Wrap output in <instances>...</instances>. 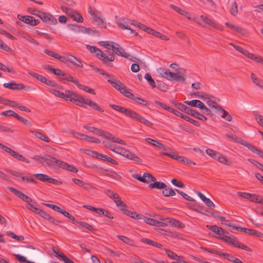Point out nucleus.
Segmentation results:
<instances>
[{
	"instance_id": "1",
	"label": "nucleus",
	"mask_w": 263,
	"mask_h": 263,
	"mask_svg": "<svg viewBox=\"0 0 263 263\" xmlns=\"http://www.w3.org/2000/svg\"><path fill=\"white\" fill-rule=\"evenodd\" d=\"M108 83H109L114 88L119 90L121 93L123 94L127 98L134 100L137 103L143 105L144 106L149 105V102L141 98L138 97H135L134 94L126 90V86L121 83L119 80L116 79H113L112 80H108Z\"/></svg>"
},
{
	"instance_id": "2",
	"label": "nucleus",
	"mask_w": 263,
	"mask_h": 263,
	"mask_svg": "<svg viewBox=\"0 0 263 263\" xmlns=\"http://www.w3.org/2000/svg\"><path fill=\"white\" fill-rule=\"evenodd\" d=\"M109 107L117 111L121 112L126 116L135 121L141 122L148 127H152L153 125V123L152 122L145 119L141 115L130 109L126 108L125 107L114 104H110Z\"/></svg>"
},
{
	"instance_id": "3",
	"label": "nucleus",
	"mask_w": 263,
	"mask_h": 263,
	"mask_svg": "<svg viewBox=\"0 0 263 263\" xmlns=\"http://www.w3.org/2000/svg\"><path fill=\"white\" fill-rule=\"evenodd\" d=\"M226 136L227 137L230 138L235 142L238 143L246 147L249 149H250L253 153L257 155L258 156L263 158V152L261 149L257 148L256 146L252 145L250 143L248 142L247 141H245L242 139L241 138H239L232 134H227Z\"/></svg>"
},
{
	"instance_id": "4",
	"label": "nucleus",
	"mask_w": 263,
	"mask_h": 263,
	"mask_svg": "<svg viewBox=\"0 0 263 263\" xmlns=\"http://www.w3.org/2000/svg\"><path fill=\"white\" fill-rule=\"evenodd\" d=\"M66 93L68 94L66 100H69L78 106L86 108V100H88V99H85L80 95L76 93L71 90H66Z\"/></svg>"
},
{
	"instance_id": "5",
	"label": "nucleus",
	"mask_w": 263,
	"mask_h": 263,
	"mask_svg": "<svg viewBox=\"0 0 263 263\" xmlns=\"http://www.w3.org/2000/svg\"><path fill=\"white\" fill-rule=\"evenodd\" d=\"M95 54L96 57L98 59H99L101 61H102L103 64H105L106 65L109 66V67H112V64L109 63L108 62H112L115 60V56L114 54L110 53L109 52V57L106 56L105 53L102 51L100 49L97 48L96 51L95 52Z\"/></svg>"
},
{
	"instance_id": "6",
	"label": "nucleus",
	"mask_w": 263,
	"mask_h": 263,
	"mask_svg": "<svg viewBox=\"0 0 263 263\" xmlns=\"http://www.w3.org/2000/svg\"><path fill=\"white\" fill-rule=\"evenodd\" d=\"M105 193L114 201L117 206L120 207V208H125L126 207V204L121 200L118 194L110 190H106Z\"/></svg>"
},
{
	"instance_id": "7",
	"label": "nucleus",
	"mask_w": 263,
	"mask_h": 263,
	"mask_svg": "<svg viewBox=\"0 0 263 263\" xmlns=\"http://www.w3.org/2000/svg\"><path fill=\"white\" fill-rule=\"evenodd\" d=\"M226 242L228 243L231 245L234 246L235 247L243 249L248 252L252 251L250 248L239 242L237 240V238L232 235H231L229 239H228V241H226Z\"/></svg>"
},
{
	"instance_id": "8",
	"label": "nucleus",
	"mask_w": 263,
	"mask_h": 263,
	"mask_svg": "<svg viewBox=\"0 0 263 263\" xmlns=\"http://www.w3.org/2000/svg\"><path fill=\"white\" fill-rule=\"evenodd\" d=\"M39 17L45 23H48L50 25H56L58 23L57 19L51 14L42 12L40 14Z\"/></svg>"
},
{
	"instance_id": "9",
	"label": "nucleus",
	"mask_w": 263,
	"mask_h": 263,
	"mask_svg": "<svg viewBox=\"0 0 263 263\" xmlns=\"http://www.w3.org/2000/svg\"><path fill=\"white\" fill-rule=\"evenodd\" d=\"M118 154L137 162L141 163L142 161V160L139 157L135 155V154L125 148L121 149V151L119 152Z\"/></svg>"
},
{
	"instance_id": "10",
	"label": "nucleus",
	"mask_w": 263,
	"mask_h": 263,
	"mask_svg": "<svg viewBox=\"0 0 263 263\" xmlns=\"http://www.w3.org/2000/svg\"><path fill=\"white\" fill-rule=\"evenodd\" d=\"M8 188L10 192H11L12 193L16 195L17 197L20 198L25 202L27 203H30V202H32V199L30 197L25 195L22 192L18 191L17 189L14 188L13 187L8 186Z\"/></svg>"
},
{
	"instance_id": "11",
	"label": "nucleus",
	"mask_w": 263,
	"mask_h": 263,
	"mask_svg": "<svg viewBox=\"0 0 263 263\" xmlns=\"http://www.w3.org/2000/svg\"><path fill=\"white\" fill-rule=\"evenodd\" d=\"M64 58L65 59H64V62H63L65 64H66L68 62H69L73 64V65L78 67L81 68L83 67L82 62L76 57L71 54H68L66 57H64Z\"/></svg>"
},
{
	"instance_id": "12",
	"label": "nucleus",
	"mask_w": 263,
	"mask_h": 263,
	"mask_svg": "<svg viewBox=\"0 0 263 263\" xmlns=\"http://www.w3.org/2000/svg\"><path fill=\"white\" fill-rule=\"evenodd\" d=\"M37 214L39 215L40 216L47 220L49 222L55 224V225H58L59 223L61 222L60 221L55 219L53 217L51 216L49 214H47L46 212L41 210L39 211Z\"/></svg>"
},
{
	"instance_id": "13",
	"label": "nucleus",
	"mask_w": 263,
	"mask_h": 263,
	"mask_svg": "<svg viewBox=\"0 0 263 263\" xmlns=\"http://www.w3.org/2000/svg\"><path fill=\"white\" fill-rule=\"evenodd\" d=\"M93 21L97 23L98 26L105 29L107 28V24L105 21V18L101 14V12L98 15H95V17H93Z\"/></svg>"
},
{
	"instance_id": "14",
	"label": "nucleus",
	"mask_w": 263,
	"mask_h": 263,
	"mask_svg": "<svg viewBox=\"0 0 263 263\" xmlns=\"http://www.w3.org/2000/svg\"><path fill=\"white\" fill-rule=\"evenodd\" d=\"M186 113L201 121H205L207 120V118L205 116L190 107L187 109Z\"/></svg>"
},
{
	"instance_id": "15",
	"label": "nucleus",
	"mask_w": 263,
	"mask_h": 263,
	"mask_svg": "<svg viewBox=\"0 0 263 263\" xmlns=\"http://www.w3.org/2000/svg\"><path fill=\"white\" fill-rule=\"evenodd\" d=\"M5 88L12 90H22L25 89V85L22 83L16 84L14 82L6 83L3 85Z\"/></svg>"
},
{
	"instance_id": "16",
	"label": "nucleus",
	"mask_w": 263,
	"mask_h": 263,
	"mask_svg": "<svg viewBox=\"0 0 263 263\" xmlns=\"http://www.w3.org/2000/svg\"><path fill=\"white\" fill-rule=\"evenodd\" d=\"M116 45H117V47H112V50L113 52H114L117 54L126 59H128L130 57L129 54L125 52V50L122 47H120L117 44H116Z\"/></svg>"
},
{
	"instance_id": "17",
	"label": "nucleus",
	"mask_w": 263,
	"mask_h": 263,
	"mask_svg": "<svg viewBox=\"0 0 263 263\" xmlns=\"http://www.w3.org/2000/svg\"><path fill=\"white\" fill-rule=\"evenodd\" d=\"M158 72L163 78L170 81L173 80V76H175V73L171 72L165 68H160L158 69Z\"/></svg>"
},
{
	"instance_id": "18",
	"label": "nucleus",
	"mask_w": 263,
	"mask_h": 263,
	"mask_svg": "<svg viewBox=\"0 0 263 263\" xmlns=\"http://www.w3.org/2000/svg\"><path fill=\"white\" fill-rule=\"evenodd\" d=\"M165 252L168 255L169 257L172 258V259L176 260V262L178 263H189L184 260L182 259V257L177 255L176 254H175L172 251L165 249Z\"/></svg>"
},
{
	"instance_id": "19",
	"label": "nucleus",
	"mask_w": 263,
	"mask_h": 263,
	"mask_svg": "<svg viewBox=\"0 0 263 263\" xmlns=\"http://www.w3.org/2000/svg\"><path fill=\"white\" fill-rule=\"evenodd\" d=\"M42 159L44 161L46 162L48 165H51L54 163H56L60 166V162H62V161L58 160L55 158L50 155H46L43 157Z\"/></svg>"
},
{
	"instance_id": "20",
	"label": "nucleus",
	"mask_w": 263,
	"mask_h": 263,
	"mask_svg": "<svg viewBox=\"0 0 263 263\" xmlns=\"http://www.w3.org/2000/svg\"><path fill=\"white\" fill-rule=\"evenodd\" d=\"M120 210L123 211V212L126 215L129 216V217L133 218L136 219H140L142 218V215L141 214H138L137 212L130 211L125 208H120Z\"/></svg>"
},
{
	"instance_id": "21",
	"label": "nucleus",
	"mask_w": 263,
	"mask_h": 263,
	"mask_svg": "<svg viewBox=\"0 0 263 263\" xmlns=\"http://www.w3.org/2000/svg\"><path fill=\"white\" fill-rule=\"evenodd\" d=\"M60 162V167L62 168L74 173H77L78 172V169L73 165L69 164L63 161Z\"/></svg>"
},
{
	"instance_id": "22",
	"label": "nucleus",
	"mask_w": 263,
	"mask_h": 263,
	"mask_svg": "<svg viewBox=\"0 0 263 263\" xmlns=\"http://www.w3.org/2000/svg\"><path fill=\"white\" fill-rule=\"evenodd\" d=\"M217 112L219 114L222 113V115H221V117L222 118H224L228 121H231L232 120V117L231 115L226 110L223 109L221 106H217Z\"/></svg>"
},
{
	"instance_id": "23",
	"label": "nucleus",
	"mask_w": 263,
	"mask_h": 263,
	"mask_svg": "<svg viewBox=\"0 0 263 263\" xmlns=\"http://www.w3.org/2000/svg\"><path fill=\"white\" fill-rule=\"evenodd\" d=\"M173 10L179 13L180 14L184 16L187 19L191 20V14L189 12L185 11V10L175 6L173 4H171L170 6Z\"/></svg>"
},
{
	"instance_id": "24",
	"label": "nucleus",
	"mask_w": 263,
	"mask_h": 263,
	"mask_svg": "<svg viewBox=\"0 0 263 263\" xmlns=\"http://www.w3.org/2000/svg\"><path fill=\"white\" fill-rule=\"evenodd\" d=\"M115 20L116 23L117 24L118 26L121 28L122 29H129L130 28L128 26H126L125 24L126 22L125 21V18H119L118 16H116L115 17Z\"/></svg>"
},
{
	"instance_id": "25",
	"label": "nucleus",
	"mask_w": 263,
	"mask_h": 263,
	"mask_svg": "<svg viewBox=\"0 0 263 263\" xmlns=\"http://www.w3.org/2000/svg\"><path fill=\"white\" fill-rule=\"evenodd\" d=\"M154 183H150L148 185V187L151 189H165L166 187H167V185L166 184H165L164 182H160V181H154Z\"/></svg>"
},
{
	"instance_id": "26",
	"label": "nucleus",
	"mask_w": 263,
	"mask_h": 263,
	"mask_svg": "<svg viewBox=\"0 0 263 263\" xmlns=\"http://www.w3.org/2000/svg\"><path fill=\"white\" fill-rule=\"evenodd\" d=\"M206 227L209 230H211L217 235H218V236H221V232H223V229L217 226L216 225H206Z\"/></svg>"
},
{
	"instance_id": "27",
	"label": "nucleus",
	"mask_w": 263,
	"mask_h": 263,
	"mask_svg": "<svg viewBox=\"0 0 263 263\" xmlns=\"http://www.w3.org/2000/svg\"><path fill=\"white\" fill-rule=\"evenodd\" d=\"M44 52L46 54L51 56L56 59L60 60L61 62H64V57L61 56L56 53L53 52L52 51L49 50L48 49H45Z\"/></svg>"
},
{
	"instance_id": "28",
	"label": "nucleus",
	"mask_w": 263,
	"mask_h": 263,
	"mask_svg": "<svg viewBox=\"0 0 263 263\" xmlns=\"http://www.w3.org/2000/svg\"><path fill=\"white\" fill-rule=\"evenodd\" d=\"M49 91L51 93L54 94L55 96L59 97L61 98L64 99L66 100L67 99L68 94L66 93L62 92L59 90H55L53 88H51L49 89Z\"/></svg>"
},
{
	"instance_id": "29",
	"label": "nucleus",
	"mask_w": 263,
	"mask_h": 263,
	"mask_svg": "<svg viewBox=\"0 0 263 263\" xmlns=\"http://www.w3.org/2000/svg\"><path fill=\"white\" fill-rule=\"evenodd\" d=\"M30 132L34 136H35V137L36 138H37L38 139H39L42 141H44L46 142H50L49 139L46 136H45L44 134H43V133H42L41 132L33 131V130H31Z\"/></svg>"
},
{
	"instance_id": "30",
	"label": "nucleus",
	"mask_w": 263,
	"mask_h": 263,
	"mask_svg": "<svg viewBox=\"0 0 263 263\" xmlns=\"http://www.w3.org/2000/svg\"><path fill=\"white\" fill-rule=\"evenodd\" d=\"M61 9L64 12L66 13L71 18L74 17V14L76 13L75 10L64 6H62L61 7Z\"/></svg>"
},
{
	"instance_id": "31",
	"label": "nucleus",
	"mask_w": 263,
	"mask_h": 263,
	"mask_svg": "<svg viewBox=\"0 0 263 263\" xmlns=\"http://www.w3.org/2000/svg\"><path fill=\"white\" fill-rule=\"evenodd\" d=\"M76 85L79 89H82L87 92L90 93L92 95L96 94V92L93 89H92L87 86H85L84 85L81 84L79 83V82H78V83H77Z\"/></svg>"
},
{
	"instance_id": "32",
	"label": "nucleus",
	"mask_w": 263,
	"mask_h": 263,
	"mask_svg": "<svg viewBox=\"0 0 263 263\" xmlns=\"http://www.w3.org/2000/svg\"><path fill=\"white\" fill-rule=\"evenodd\" d=\"M251 197L249 198V200L252 202H255L256 203H259L263 204V200L261 196L254 194H251Z\"/></svg>"
},
{
	"instance_id": "33",
	"label": "nucleus",
	"mask_w": 263,
	"mask_h": 263,
	"mask_svg": "<svg viewBox=\"0 0 263 263\" xmlns=\"http://www.w3.org/2000/svg\"><path fill=\"white\" fill-rule=\"evenodd\" d=\"M172 154H170V153H164V152H161V153H160V155L161 156H166L168 157H170L172 159H175L176 160H178V161H180V159H181V156H178V154L175 153V152H172Z\"/></svg>"
},
{
	"instance_id": "34",
	"label": "nucleus",
	"mask_w": 263,
	"mask_h": 263,
	"mask_svg": "<svg viewBox=\"0 0 263 263\" xmlns=\"http://www.w3.org/2000/svg\"><path fill=\"white\" fill-rule=\"evenodd\" d=\"M36 179L39 180L40 181L44 182H48L49 176L47 175L43 174H35L33 175Z\"/></svg>"
},
{
	"instance_id": "35",
	"label": "nucleus",
	"mask_w": 263,
	"mask_h": 263,
	"mask_svg": "<svg viewBox=\"0 0 263 263\" xmlns=\"http://www.w3.org/2000/svg\"><path fill=\"white\" fill-rule=\"evenodd\" d=\"M216 159L219 162L225 164L226 165H230L231 164V162L221 154H218L217 157L216 158Z\"/></svg>"
},
{
	"instance_id": "36",
	"label": "nucleus",
	"mask_w": 263,
	"mask_h": 263,
	"mask_svg": "<svg viewBox=\"0 0 263 263\" xmlns=\"http://www.w3.org/2000/svg\"><path fill=\"white\" fill-rule=\"evenodd\" d=\"M200 18L205 24L210 26L216 27V23L209 17L201 15Z\"/></svg>"
},
{
	"instance_id": "37",
	"label": "nucleus",
	"mask_w": 263,
	"mask_h": 263,
	"mask_svg": "<svg viewBox=\"0 0 263 263\" xmlns=\"http://www.w3.org/2000/svg\"><path fill=\"white\" fill-rule=\"evenodd\" d=\"M86 104L89 106L90 107H92L94 109L101 111L103 112L104 110L102 109L97 103H96L94 102H92L89 99H88V100H86Z\"/></svg>"
},
{
	"instance_id": "38",
	"label": "nucleus",
	"mask_w": 263,
	"mask_h": 263,
	"mask_svg": "<svg viewBox=\"0 0 263 263\" xmlns=\"http://www.w3.org/2000/svg\"><path fill=\"white\" fill-rule=\"evenodd\" d=\"M28 203V205L27 206V208L29 210H31L34 213L37 214V212H39V211L40 210V209H39L38 208H37L36 207V206L37 205V203L35 201H33V200H32V202H30V203Z\"/></svg>"
},
{
	"instance_id": "39",
	"label": "nucleus",
	"mask_w": 263,
	"mask_h": 263,
	"mask_svg": "<svg viewBox=\"0 0 263 263\" xmlns=\"http://www.w3.org/2000/svg\"><path fill=\"white\" fill-rule=\"evenodd\" d=\"M163 189L162 193L165 197L173 196L176 195L175 191L172 189L166 187L165 189Z\"/></svg>"
},
{
	"instance_id": "40",
	"label": "nucleus",
	"mask_w": 263,
	"mask_h": 263,
	"mask_svg": "<svg viewBox=\"0 0 263 263\" xmlns=\"http://www.w3.org/2000/svg\"><path fill=\"white\" fill-rule=\"evenodd\" d=\"M144 181L143 182L148 183L151 181H155L156 178L149 173H145L143 174Z\"/></svg>"
},
{
	"instance_id": "41",
	"label": "nucleus",
	"mask_w": 263,
	"mask_h": 263,
	"mask_svg": "<svg viewBox=\"0 0 263 263\" xmlns=\"http://www.w3.org/2000/svg\"><path fill=\"white\" fill-rule=\"evenodd\" d=\"M251 78L253 82L256 85L258 86L260 88H261L262 86L263 85V82L260 80H259L253 73H251Z\"/></svg>"
},
{
	"instance_id": "42",
	"label": "nucleus",
	"mask_w": 263,
	"mask_h": 263,
	"mask_svg": "<svg viewBox=\"0 0 263 263\" xmlns=\"http://www.w3.org/2000/svg\"><path fill=\"white\" fill-rule=\"evenodd\" d=\"M141 241L143 243H147L149 245L155 246L158 248H160L162 246V245L160 243H158L152 240L148 239L145 238H142Z\"/></svg>"
},
{
	"instance_id": "43",
	"label": "nucleus",
	"mask_w": 263,
	"mask_h": 263,
	"mask_svg": "<svg viewBox=\"0 0 263 263\" xmlns=\"http://www.w3.org/2000/svg\"><path fill=\"white\" fill-rule=\"evenodd\" d=\"M172 103L178 109L184 111L185 113L187 111V109L189 107L186 106L183 104L181 103L176 102H172Z\"/></svg>"
},
{
	"instance_id": "44",
	"label": "nucleus",
	"mask_w": 263,
	"mask_h": 263,
	"mask_svg": "<svg viewBox=\"0 0 263 263\" xmlns=\"http://www.w3.org/2000/svg\"><path fill=\"white\" fill-rule=\"evenodd\" d=\"M77 223L79 224L80 226L83 227V228H85L86 229L89 231L92 232L94 230H96V229H94L91 225L85 222L80 221H78Z\"/></svg>"
},
{
	"instance_id": "45",
	"label": "nucleus",
	"mask_w": 263,
	"mask_h": 263,
	"mask_svg": "<svg viewBox=\"0 0 263 263\" xmlns=\"http://www.w3.org/2000/svg\"><path fill=\"white\" fill-rule=\"evenodd\" d=\"M13 256L20 263H34L28 260L25 257L20 254H14Z\"/></svg>"
},
{
	"instance_id": "46",
	"label": "nucleus",
	"mask_w": 263,
	"mask_h": 263,
	"mask_svg": "<svg viewBox=\"0 0 263 263\" xmlns=\"http://www.w3.org/2000/svg\"><path fill=\"white\" fill-rule=\"evenodd\" d=\"M225 25L226 26L229 27L231 29L236 31L237 32L240 33H243V30H242V29L240 27H238V26L234 25H233V24H231V23H230L229 22L226 23H225Z\"/></svg>"
},
{
	"instance_id": "47",
	"label": "nucleus",
	"mask_w": 263,
	"mask_h": 263,
	"mask_svg": "<svg viewBox=\"0 0 263 263\" xmlns=\"http://www.w3.org/2000/svg\"><path fill=\"white\" fill-rule=\"evenodd\" d=\"M83 140L95 143H100V140L99 139L93 137H90L86 135H85L84 138H83Z\"/></svg>"
},
{
	"instance_id": "48",
	"label": "nucleus",
	"mask_w": 263,
	"mask_h": 263,
	"mask_svg": "<svg viewBox=\"0 0 263 263\" xmlns=\"http://www.w3.org/2000/svg\"><path fill=\"white\" fill-rule=\"evenodd\" d=\"M98 44L100 46H102L108 49H110V47H111V48L112 49V47L115 46L114 45V43L111 41H100L99 42Z\"/></svg>"
},
{
	"instance_id": "49",
	"label": "nucleus",
	"mask_w": 263,
	"mask_h": 263,
	"mask_svg": "<svg viewBox=\"0 0 263 263\" xmlns=\"http://www.w3.org/2000/svg\"><path fill=\"white\" fill-rule=\"evenodd\" d=\"M170 225L179 228H183L184 227L183 223L173 218L171 219Z\"/></svg>"
},
{
	"instance_id": "50",
	"label": "nucleus",
	"mask_w": 263,
	"mask_h": 263,
	"mask_svg": "<svg viewBox=\"0 0 263 263\" xmlns=\"http://www.w3.org/2000/svg\"><path fill=\"white\" fill-rule=\"evenodd\" d=\"M12 157L19 161L25 162L28 163H30V161L27 158L24 157L22 155L16 152L14 153V155Z\"/></svg>"
},
{
	"instance_id": "51",
	"label": "nucleus",
	"mask_w": 263,
	"mask_h": 263,
	"mask_svg": "<svg viewBox=\"0 0 263 263\" xmlns=\"http://www.w3.org/2000/svg\"><path fill=\"white\" fill-rule=\"evenodd\" d=\"M117 237L125 243L129 245H133L134 241L131 239L123 235H117Z\"/></svg>"
},
{
	"instance_id": "52",
	"label": "nucleus",
	"mask_w": 263,
	"mask_h": 263,
	"mask_svg": "<svg viewBox=\"0 0 263 263\" xmlns=\"http://www.w3.org/2000/svg\"><path fill=\"white\" fill-rule=\"evenodd\" d=\"M145 79L148 81L149 85L154 88L156 87V83L149 73H146L144 77Z\"/></svg>"
},
{
	"instance_id": "53",
	"label": "nucleus",
	"mask_w": 263,
	"mask_h": 263,
	"mask_svg": "<svg viewBox=\"0 0 263 263\" xmlns=\"http://www.w3.org/2000/svg\"><path fill=\"white\" fill-rule=\"evenodd\" d=\"M23 37L26 41L31 43L36 46L39 45V43L35 40L33 39L31 36L28 34H25L23 35Z\"/></svg>"
},
{
	"instance_id": "54",
	"label": "nucleus",
	"mask_w": 263,
	"mask_h": 263,
	"mask_svg": "<svg viewBox=\"0 0 263 263\" xmlns=\"http://www.w3.org/2000/svg\"><path fill=\"white\" fill-rule=\"evenodd\" d=\"M3 104L12 107H17L18 103L14 101H11L4 98Z\"/></svg>"
},
{
	"instance_id": "55",
	"label": "nucleus",
	"mask_w": 263,
	"mask_h": 263,
	"mask_svg": "<svg viewBox=\"0 0 263 263\" xmlns=\"http://www.w3.org/2000/svg\"><path fill=\"white\" fill-rule=\"evenodd\" d=\"M64 78H60V80H61V81L66 80V81H70V82H71L73 83L76 85H77V84L78 83V80H77L76 79H74L71 75H69V74L67 73V76H64Z\"/></svg>"
},
{
	"instance_id": "56",
	"label": "nucleus",
	"mask_w": 263,
	"mask_h": 263,
	"mask_svg": "<svg viewBox=\"0 0 263 263\" xmlns=\"http://www.w3.org/2000/svg\"><path fill=\"white\" fill-rule=\"evenodd\" d=\"M80 151L82 152H83L84 154L91 156L92 157H97V154H98V152H96L95 151H90L89 149H84V148H81Z\"/></svg>"
},
{
	"instance_id": "57",
	"label": "nucleus",
	"mask_w": 263,
	"mask_h": 263,
	"mask_svg": "<svg viewBox=\"0 0 263 263\" xmlns=\"http://www.w3.org/2000/svg\"><path fill=\"white\" fill-rule=\"evenodd\" d=\"M84 128L86 129L89 130L90 132L95 133V134L98 135L99 132H100L101 129L92 126H89L88 125H84Z\"/></svg>"
},
{
	"instance_id": "58",
	"label": "nucleus",
	"mask_w": 263,
	"mask_h": 263,
	"mask_svg": "<svg viewBox=\"0 0 263 263\" xmlns=\"http://www.w3.org/2000/svg\"><path fill=\"white\" fill-rule=\"evenodd\" d=\"M64 216L68 218L69 220H70L73 223H77L78 221H77L75 217L72 216L67 211H63L62 213Z\"/></svg>"
},
{
	"instance_id": "59",
	"label": "nucleus",
	"mask_w": 263,
	"mask_h": 263,
	"mask_svg": "<svg viewBox=\"0 0 263 263\" xmlns=\"http://www.w3.org/2000/svg\"><path fill=\"white\" fill-rule=\"evenodd\" d=\"M142 219L146 223L156 226V220L145 216H143Z\"/></svg>"
},
{
	"instance_id": "60",
	"label": "nucleus",
	"mask_w": 263,
	"mask_h": 263,
	"mask_svg": "<svg viewBox=\"0 0 263 263\" xmlns=\"http://www.w3.org/2000/svg\"><path fill=\"white\" fill-rule=\"evenodd\" d=\"M1 115L6 117H14L16 118L17 114L12 110H8L3 111L1 113Z\"/></svg>"
},
{
	"instance_id": "61",
	"label": "nucleus",
	"mask_w": 263,
	"mask_h": 263,
	"mask_svg": "<svg viewBox=\"0 0 263 263\" xmlns=\"http://www.w3.org/2000/svg\"><path fill=\"white\" fill-rule=\"evenodd\" d=\"M157 83H158L157 88L160 91L165 92L168 89V85H166V84L161 82L160 81H157Z\"/></svg>"
},
{
	"instance_id": "62",
	"label": "nucleus",
	"mask_w": 263,
	"mask_h": 263,
	"mask_svg": "<svg viewBox=\"0 0 263 263\" xmlns=\"http://www.w3.org/2000/svg\"><path fill=\"white\" fill-rule=\"evenodd\" d=\"M219 256H222L224 258H226V259H228V260H229L230 261H232L233 262H234L235 259L236 258V257H234L232 255H230V254H228L227 253H223V252H220Z\"/></svg>"
},
{
	"instance_id": "63",
	"label": "nucleus",
	"mask_w": 263,
	"mask_h": 263,
	"mask_svg": "<svg viewBox=\"0 0 263 263\" xmlns=\"http://www.w3.org/2000/svg\"><path fill=\"white\" fill-rule=\"evenodd\" d=\"M68 27L69 28V29L76 32L82 31V26L78 25L68 24Z\"/></svg>"
},
{
	"instance_id": "64",
	"label": "nucleus",
	"mask_w": 263,
	"mask_h": 263,
	"mask_svg": "<svg viewBox=\"0 0 263 263\" xmlns=\"http://www.w3.org/2000/svg\"><path fill=\"white\" fill-rule=\"evenodd\" d=\"M248 161L249 162H250V163H251L252 164H254L257 168H258L259 169H260V170L263 171V165L262 164H261L258 161H257L254 159H251V158L248 159Z\"/></svg>"
}]
</instances>
